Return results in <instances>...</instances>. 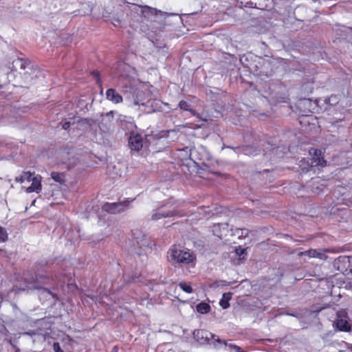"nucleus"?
I'll list each match as a JSON object with an SVG mask.
<instances>
[{"mask_svg":"<svg viewBox=\"0 0 352 352\" xmlns=\"http://www.w3.org/2000/svg\"><path fill=\"white\" fill-rule=\"evenodd\" d=\"M168 259L173 263L182 265H195V256L188 251L181 250L176 246H173L168 252Z\"/></svg>","mask_w":352,"mask_h":352,"instance_id":"f257e3e1","label":"nucleus"},{"mask_svg":"<svg viewBox=\"0 0 352 352\" xmlns=\"http://www.w3.org/2000/svg\"><path fill=\"white\" fill-rule=\"evenodd\" d=\"M126 99L132 102L135 106H148L153 107V102L150 100H146L144 94L138 89L130 88V93L126 96Z\"/></svg>","mask_w":352,"mask_h":352,"instance_id":"f03ea898","label":"nucleus"},{"mask_svg":"<svg viewBox=\"0 0 352 352\" xmlns=\"http://www.w3.org/2000/svg\"><path fill=\"white\" fill-rule=\"evenodd\" d=\"M175 207L173 204H167L155 211L152 214V219L158 220L162 217H171L175 214Z\"/></svg>","mask_w":352,"mask_h":352,"instance_id":"7ed1b4c3","label":"nucleus"},{"mask_svg":"<svg viewBox=\"0 0 352 352\" xmlns=\"http://www.w3.org/2000/svg\"><path fill=\"white\" fill-rule=\"evenodd\" d=\"M129 205V201L117 203H106L102 206V210L110 213H117L127 209Z\"/></svg>","mask_w":352,"mask_h":352,"instance_id":"20e7f679","label":"nucleus"},{"mask_svg":"<svg viewBox=\"0 0 352 352\" xmlns=\"http://www.w3.org/2000/svg\"><path fill=\"white\" fill-rule=\"evenodd\" d=\"M193 337L199 344H204L208 343L210 340L214 339L215 336L208 331L198 329L194 331Z\"/></svg>","mask_w":352,"mask_h":352,"instance_id":"39448f33","label":"nucleus"},{"mask_svg":"<svg viewBox=\"0 0 352 352\" xmlns=\"http://www.w3.org/2000/svg\"><path fill=\"white\" fill-rule=\"evenodd\" d=\"M129 144L132 150L140 151L143 146V138L136 133H131L129 139Z\"/></svg>","mask_w":352,"mask_h":352,"instance_id":"423d86ee","label":"nucleus"},{"mask_svg":"<svg viewBox=\"0 0 352 352\" xmlns=\"http://www.w3.org/2000/svg\"><path fill=\"white\" fill-rule=\"evenodd\" d=\"M309 153L312 155L311 166H320L324 167L326 166V161L323 157L321 156V151L317 149H311Z\"/></svg>","mask_w":352,"mask_h":352,"instance_id":"0eeeda50","label":"nucleus"},{"mask_svg":"<svg viewBox=\"0 0 352 352\" xmlns=\"http://www.w3.org/2000/svg\"><path fill=\"white\" fill-rule=\"evenodd\" d=\"M326 252H329V250H309L305 252H300L299 255H306L309 258H317L320 260H326L327 258V256L325 254Z\"/></svg>","mask_w":352,"mask_h":352,"instance_id":"6e6552de","label":"nucleus"},{"mask_svg":"<svg viewBox=\"0 0 352 352\" xmlns=\"http://www.w3.org/2000/svg\"><path fill=\"white\" fill-rule=\"evenodd\" d=\"M142 13L144 17L150 19V17H162L164 14L160 11L157 10L156 8H151L148 6H144L142 8Z\"/></svg>","mask_w":352,"mask_h":352,"instance_id":"1a4fd4ad","label":"nucleus"},{"mask_svg":"<svg viewBox=\"0 0 352 352\" xmlns=\"http://www.w3.org/2000/svg\"><path fill=\"white\" fill-rule=\"evenodd\" d=\"M32 184L30 186L27 188L26 192L30 193L32 192H39L41 190V177L36 175L32 179Z\"/></svg>","mask_w":352,"mask_h":352,"instance_id":"9d476101","label":"nucleus"},{"mask_svg":"<svg viewBox=\"0 0 352 352\" xmlns=\"http://www.w3.org/2000/svg\"><path fill=\"white\" fill-rule=\"evenodd\" d=\"M106 98L109 101L118 104L122 102V96L118 94L114 89H109L106 91Z\"/></svg>","mask_w":352,"mask_h":352,"instance_id":"9b49d317","label":"nucleus"},{"mask_svg":"<svg viewBox=\"0 0 352 352\" xmlns=\"http://www.w3.org/2000/svg\"><path fill=\"white\" fill-rule=\"evenodd\" d=\"M272 3V0H255L252 1L251 3L250 8H256L260 10H266L270 7Z\"/></svg>","mask_w":352,"mask_h":352,"instance_id":"f8f14e48","label":"nucleus"},{"mask_svg":"<svg viewBox=\"0 0 352 352\" xmlns=\"http://www.w3.org/2000/svg\"><path fill=\"white\" fill-rule=\"evenodd\" d=\"M63 164L67 166L68 169L74 168L78 163V159L75 157H69V153H64L63 155Z\"/></svg>","mask_w":352,"mask_h":352,"instance_id":"ddd939ff","label":"nucleus"},{"mask_svg":"<svg viewBox=\"0 0 352 352\" xmlns=\"http://www.w3.org/2000/svg\"><path fill=\"white\" fill-rule=\"evenodd\" d=\"M42 277L41 276H36V278H34V277H32L31 278H29L28 277H25V283H26V285L25 286H20L19 287V290H25V289H38V287H34V286H31L30 284L35 282V281H38L39 279H41Z\"/></svg>","mask_w":352,"mask_h":352,"instance_id":"4468645a","label":"nucleus"},{"mask_svg":"<svg viewBox=\"0 0 352 352\" xmlns=\"http://www.w3.org/2000/svg\"><path fill=\"white\" fill-rule=\"evenodd\" d=\"M337 328L342 331H350L351 325L346 320L340 318L337 320L336 322Z\"/></svg>","mask_w":352,"mask_h":352,"instance_id":"2eb2a0df","label":"nucleus"},{"mask_svg":"<svg viewBox=\"0 0 352 352\" xmlns=\"http://www.w3.org/2000/svg\"><path fill=\"white\" fill-rule=\"evenodd\" d=\"M232 295V294L231 292L224 293L223 294L222 298L219 302V305L223 309H227L229 307V300L231 299Z\"/></svg>","mask_w":352,"mask_h":352,"instance_id":"dca6fc26","label":"nucleus"},{"mask_svg":"<svg viewBox=\"0 0 352 352\" xmlns=\"http://www.w3.org/2000/svg\"><path fill=\"white\" fill-rule=\"evenodd\" d=\"M321 182H323V180L320 178H316L313 180L312 188L313 191L315 193H319L320 192L322 191L324 185L323 184H320Z\"/></svg>","mask_w":352,"mask_h":352,"instance_id":"f3484780","label":"nucleus"},{"mask_svg":"<svg viewBox=\"0 0 352 352\" xmlns=\"http://www.w3.org/2000/svg\"><path fill=\"white\" fill-rule=\"evenodd\" d=\"M197 311L200 314H207L210 310V305L206 302H200L196 307Z\"/></svg>","mask_w":352,"mask_h":352,"instance_id":"a211bd4d","label":"nucleus"},{"mask_svg":"<svg viewBox=\"0 0 352 352\" xmlns=\"http://www.w3.org/2000/svg\"><path fill=\"white\" fill-rule=\"evenodd\" d=\"M32 179V174L30 172H24L19 177L16 178V181L22 184L25 182H30Z\"/></svg>","mask_w":352,"mask_h":352,"instance_id":"6ab92c4d","label":"nucleus"},{"mask_svg":"<svg viewBox=\"0 0 352 352\" xmlns=\"http://www.w3.org/2000/svg\"><path fill=\"white\" fill-rule=\"evenodd\" d=\"M51 177L55 182L59 184L64 183L65 180L64 174L61 173L52 172Z\"/></svg>","mask_w":352,"mask_h":352,"instance_id":"aec40b11","label":"nucleus"},{"mask_svg":"<svg viewBox=\"0 0 352 352\" xmlns=\"http://www.w3.org/2000/svg\"><path fill=\"white\" fill-rule=\"evenodd\" d=\"M217 341L218 342H223L226 345V346L228 348V351H234L236 352H245V351L242 350L239 346L233 344H228L227 342L224 341H221L219 339H217Z\"/></svg>","mask_w":352,"mask_h":352,"instance_id":"412c9836","label":"nucleus"},{"mask_svg":"<svg viewBox=\"0 0 352 352\" xmlns=\"http://www.w3.org/2000/svg\"><path fill=\"white\" fill-rule=\"evenodd\" d=\"M179 285L184 292L188 294H191L192 292V287L186 283H180Z\"/></svg>","mask_w":352,"mask_h":352,"instance_id":"4be33fe9","label":"nucleus"},{"mask_svg":"<svg viewBox=\"0 0 352 352\" xmlns=\"http://www.w3.org/2000/svg\"><path fill=\"white\" fill-rule=\"evenodd\" d=\"M179 107L181 109H183V110H185V111H191V109H190V105L189 104L184 101V100H182L179 102Z\"/></svg>","mask_w":352,"mask_h":352,"instance_id":"5701e85b","label":"nucleus"},{"mask_svg":"<svg viewBox=\"0 0 352 352\" xmlns=\"http://www.w3.org/2000/svg\"><path fill=\"white\" fill-rule=\"evenodd\" d=\"M7 239L8 234L6 230L2 227H0V242H4Z\"/></svg>","mask_w":352,"mask_h":352,"instance_id":"b1692460","label":"nucleus"},{"mask_svg":"<svg viewBox=\"0 0 352 352\" xmlns=\"http://www.w3.org/2000/svg\"><path fill=\"white\" fill-rule=\"evenodd\" d=\"M237 1L241 5V6L249 8H250V4L252 2L251 0H237Z\"/></svg>","mask_w":352,"mask_h":352,"instance_id":"393cba45","label":"nucleus"},{"mask_svg":"<svg viewBox=\"0 0 352 352\" xmlns=\"http://www.w3.org/2000/svg\"><path fill=\"white\" fill-rule=\"evenodd\" d=\"M53 349H54V352H64L60 346V344L58 342H54V344H53Z\"/></svg>","mask_w":352,"mask_h":352,"instance_id":"a878e982","label":"nucleus"},{"mask_svg":"<svg viewBox=\"0 0 352 352\" xmlns=\"http://www.w3.org/2000/svg\"><path fill=\"white\" fill-rule=\"evenodd\" d=\"M330 104H336L338 102V97L336 96H331L329 98Z\"/></svg>","mask_w":352,"mask_h":352,"instance_id":"bb28decb","label":"nucleus"},{"mask_svg":"<svg viewBox=\"0 0 352 352\" xmlns=\"http://www.w3.org/2000/svg\"><path fill=\"white\" fill-rule=\"evenodd\" d=\"M114 113H115V112L113 111H111L107 113L105 116H104V119L105 118L110 119V118H113Z\"/></svg>","mask_w":352,"mask_h":352,"instance_id":"cd10ccee","label":"nucleus"},{"mask_svg":"<svg viewBox=\"0 0 352 352\" xmlns=\"http://www.w3.org/2000/svg\"><path fill=\"white\" fill-rule=\"evenodd\" d=\"M56 281L58 282V284L60 286H62L65 283V280H62L61 278H59L58 277H56Z\"/></svg>","mask_w":352,"mask_h":352,"instance_id":"c85d7f7f","label":"nucleus"},{"mask_svg":"<svg viewBox=\"0 0 352 352\" xmlns=\"http://www.w3.org/2000/svg\"><path fill=\"white\" fill-rule=\"evenodd\" d=\"M245 252L244 249L242 248H238L236 250V253L239 255H242Z\"/></svg>","mask_w":352,"mask_h":352,"instance_id":"c756f323","label":"nucleus"},{"mask_svg":"<svg viewBox=\"0 0 352 352\" xmlns=\"http://www.w3.org/2000/svg\"><path fill=\"white\" fill-rule=\"evenodd\" d=\"M69 126H70V122H65V123L63 124V128L64 129H65V130H66V129H69Z\"/></svg>","mask_w":352,"mask_h":352,"instance_id":"7c9ffc66","label":"nucleus"},{"mask_svg":"<svg viewBox=\"0 0 352 352\" xmlns=\"http://www.w3.org/2000/svg\"><path fill=\"white\" fill-rule=\"evenodd\" d=\"M111 352H118V348L117 346H113Z\"/></svg>","mask_w":352,"mask_h":352,"instance_id":"2f4dec72","label":"nucleus"},{"mask_svg":"<svg viewBox=\"0 0 352 352\" xmlns=\"http://www.w3.org/2000/svg\"><path fill=\"white\" fill-rule=\"evenodd\" d=\"M92 74H93L96 78H98V72H94L92 73Z\"/></svg>","mask_w":352,"mask_h":352,"instance_id":"473e14b6","label":"nucleus"},{"mask_svg":"<svg viewBox=\"0 0 352 352\" xmlns=\"http://www.w3.org/2000/svg\"><path fill=\"white\" fill-rule=\"evenodd\" d=\"M26 334L32 336V335H34L35 333L34 332H27Z\"/></svg>","mask_w":352,"mask_h":352,"instance_id":"72a5a7b5","label":"nucleus"}]
</instances>
